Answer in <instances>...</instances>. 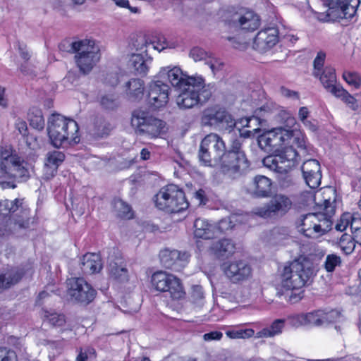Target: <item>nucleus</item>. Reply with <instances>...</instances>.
Returning <instances> with one entry per match:
<instances>
[{"instance_id": "f257e3e1", "label": "nucleus", "mask_w": 361, "mask_h": 361, "mask_svg": "<svg viewBox=\"0 0 361 361\" xmlns=\"http://www.w3.org/2000/svg\"><path fill=\"white\" fill-rule=\"evenodd\" d=\"M315 275L313 262L306 257L299 258L283 267L280 271L279 285L286 290H291L289 301L295 303L303 298L301 289L310 285Z\"/></svg>"}, {"instance_id": "f03ea898", "label": "nucleus", "mask_w": 361, "mask_h": 361, "mask_svg": "<svg viewBox=\"0 0 361 361\" xmlns=\"http://www.w3.org/2000/svg\"><path fill=\"white\" fill-rule=\"evenodd\" d=\"M78 123L61 114H53L48 118L47 133L51 143L59 148L63 145L80 142Z\"/></svg>"}, {"instance_id": "7ed1b4c3", "label": "nucleus", "mask_w": 361, "mask_h": 361, "mask_svg": "<svg viewBox=\"0 0 361 361\" xmlns=\"http://www.w3.org/2000/svg\"><path fill=\"white\" fill-rule=\"evenodd\" d=\"M225 155L226 144L218 134L210 133L201 141L198 158L203 165L210 167L220 165L227 172V164L224 162Z\"/></svg>"}, {"instance_id": "20e7f679", "label": "nucleus", "mask_w": 361, "mask_h": 361, "mask_svg": "<svg viewBox=\"0 0 361 361\" xmlns=\"http://www.w3.org/2000/svg\"><path fill=\"white\" fill-rule=\"evenodd\" d=\"M190 80L179 89L180 92L176 97V104L180 109H189L202 104L212 96L211 90L206 87L202 78Z\"/></svg>"}, {"instance_id": "39448f33", "label": "nucleus", "mask_w": 361, "mask_h": 361, "mask_svg": "<svg viewBox=\"0 0 361 361\" xmlns=\"http://www.w3.org/2000/svg\"><path fill=\"white\" fill-rule=\"evenodd\" d=\"M131 124L136 134L147 138H157L165 133L166 123L141 109L133 111Z\"/></svg>"}, {"instance_id": "423d86ee", "label": "nucleus", "mask_w": 361, "mask_h": 361, "mask_svg": "<svg viewBox=\"0 0 361 361\" xmlns=\"http://www.w3.org/2000/svg\"><path fill=\"white\" fill-rule=\"evenodd\" d=\"M0 214H11V219L16 231L27 229L34 222L30 210L25 204L24 199L16 198L14 200H5L0 202Z\"/></svg>"}, {"instance_id": "0eeeda50", "label": "nucleus", "mask_w": 361, "mask_h": 361, "mask_svg": "<svg viewBox=\"0 0 361 361\" xmlns=\"http://www.w3.org/2000/svg\"><path fill=\"white\" fill-rule=\"evenodd\" d=\"M156 206L168 213H179L188 207L185 193L174 185L162 188L155 196Z\"/></svg>"}, {"instance_id": "6e6552de", "label": "nucleus", "mask_w": 361, "mask_h": 361, "mask_svg": "<svg viewBox=\"0 0 361 361\" xmlns=\"http://www.w3.org/2000/svg\"><path fill=\"white\" fill-rule=\"evenodd\" d=\"M71 48L76 51L75 62L84 74L89 73L100 59L99 49L92 39L75 41Z\"/></svg>"}, {"instance_id": "1a4fd4ad", "label": "nucleus", "mask_w": 361, "mask_h": 361, "mask_svg": "<svg viewBox=\"0 0 361 361\" xmlns=\"http://www.w3.org/2000/svg\"><path fill=\"white\" fill-rule=\"evenodd\" d=\"M30 164L17 156L10 154L0 158V173L2 176L12 178L18 182L24 183L31 176Z\"/></svg>"}, {"instance_id": "9d476101", "label": "nucleus", "mask_w": 361, "mask_h": 361, "mask_svg": "<svg viewBox=\"0 0 361 361\" xmlns=\"http://www.w3.org/2000/svg\"><path fill=\"white\" fill-rule=\"evenodd\" d=\"M242 137L233 138L229 149H226L224 162L227 164V173L241 175L250 167V164L242 150Z\"/></svg>"}, {"instance_id": "9b49d317", "label": "nucleus", "mask_w": 361, "mask_h": 361, "mask_svg": "<svg viewBox=\"0 0 361 361\" xmlns=\"http://www.w3.org/2000/svg\"><path fill=\"white\" fill-rule=\"evenodd\" d=\"M298 152L293 147H286L277 150L274 154L264 157L262 163L270 170L290 171L298 164Z\"/></svg>"}, {"instance_id": "f8f14e48", "label": "nucleus", "mask_w": 361, "mask_h": 361, "mask_svg": "<svg viewBox=\"0 0 361 361\" xmlns=\"http://www.w3.org/2000/svg\"><path fill=\"white\" fill-rule=\"evenodd\" d=\"M152 287L159 292H168L173 300L183 298L185 291L180 280L173 274L159 271L151 277Z\"/></svg>"}, {"instance_id": "ddd939ff", "label": "nucleus", "mask_w": 361, "mask_h": 361, "mask_svg": "<svg viewBox=\"0 0 361 361\" xmlns=\"http://www.w3.org/2000/svg\"><path fill=\"white\" fill-rule=\"evenodd\" d=\"M67 295L77 303L87 305L96 297V290L83 278L73 277L66 281Z\"/></svg>"}, {"instance_id": "4468645a", "label": "nucleus", "mask_w": 361, "mask_h": 361, "mask_svg": "<svg viewBox=\"0 0 361 361\" xmlns=\"http://www.w3.org/2000/svg\"><path fill=\"white\" fill-rule=\"evenodd\" d=\"M328 6L327 17L330 20L352 18L356 13L360 0H322Z\"/></svg>"}, {"instance_id": "2eb2a0df", "label": "nucleus", "mask_w": 361, "mask_h": 361, "mask_svg": "<svg viewBox=\"0 0 361 361\" xmlns=\"http://www.w3.org/2000/svg\"><path fill=\"white\" fill-rule=\"evenodd\" d=\"M201 123L204 126L221 127L231 133L235 127L232 116L223 108L207 109L201 117Z\"/></svg>"}, {"instance_id": "dca6fc26", "label": "nucleus", "mask_w": 361, "mask_h": 361, "mask_svg": "<svg viewBox=\"0 0 361 361\" xmlns=\"http://www.w3.org/2000/svg\"><path fill=\"white\" fill-rule=\"evenodd\" d=\"M292 131L283 128H276L274 130L267 131L259 135L257 138L259 147L266 152H276L285 141L286 137H290Z\"/></svg>"}, {"instance_id": "f3484780", "label": "nucleus", "mask_w": 361, "mask_h": 361, "mask_svg": "<svg viewBox=\"0 0 361 361\" xmlns=\"http://www.w3.org/2000/svg\"><path fill=\"white\" fill-rule=\"evenodd\" d=\"M292 205L288 197L283 194H276L264 207L257 209V214L267 218L277 214H284Z\"/></svg>"}, {"instance_id": "a211bd4d", "label": "nucleus", "mask_w": 361, "mask_h": 361, "mask_svg": "<svg viewBox=\"0 0 361 361\" xmlns=\"http://www.w3.org/2000/svg\"><path fill=\"white\" fill-rule=\"evenodd\" d=\"M226 277L233 283L247 281L252 276V268L245 260H234L224 264Z\"/></svg>"}, {"instance_id": "6ab92c4d", "label": "nucleus", "mask_w": 361, "mask_h": 361, "mask_svg": "<svg viewBox=\"0 0 361 361\" xmlns=\"http://www.w3.org/2000/svg\"><path fill=\"white\" fill-rule=\"evenodd\" d=\"M170 87L160 81L152 82L148 87L147 100L148 104L154 109L164 107L169 102Z\"/></svg>"}, {"instance_id": "aec40b11", "label": "nucleus", "mask_w": 361, "mask_h": 361, "mask_svg": "<svg viewBox=\"0 0 361 361\" xmlns=\"http://www.w3.org/2000/svg\"><path fill=\"white\" fill-rule=\"evenodd\" d=\"M303 178L310 188H317L321 184L322 171L319 162L310 159L303 162L301 166Z\"/></svg>"}, {"instance_id": "412c9836", "label": "nucleus", "mask_w": 361, "mask_h": 361, "mask_svg": "<svg viewBox=\"0 0 361 361\" xmlns=\"http://www.w3.org/2000/svg\"><path fill=\"white\" fill-rule=\"evenodd\" d=\"M278 29L275 27L260 30L254 39L253 47L260 52H266L278 42Z\"/></svg>"}, {"instance_id": "4be33fe9", "label": "nucleus", "mask_w": 361, "mask_h": 361, "mask_svg": "<svg viewBox=\"0 0 361 361\" xmlns=\"http://www.w3.org/2000/svg\"><path fill=\"white\" fill-rule=\"evenodd\" d=\"M324 310H317L307 313L295 314L289 317L290 324L293 326L324 325Z\"/></svg>"}, {"instance_id": "5701e85b", "label": "nucleus", "mask_w": 361, "mask_h": 361, "mask_svg": "<svg viewBox=\"0 0 361 361\" xmlns=\"http://www.w3.org/2000/svg\"><path fill=\"white\" fill-rule=\"evenodd\" d=\"M249 190L254 197H270L272 195V180L265 176L257 175L252 178Z\"/></svg>"}, {"instance_id": "b1692460", "label": "nucleus", "mask_w": 361, "mask_h": 361, "mask_svg": "<svg viewBox=\"0 0 361 361\" xmlns=\"http://www.w3.org/2000/svg\"><path fill=\"white\" fill-rule=\"evenodd\" d=\"M159 75L161 78H167L171 84L178 89H180L185 85V84L188 83V82H190V79L195 78L194 77H190L184 73L182 70L177 66L161 68Z\"/></svg>"}, {"instance_id": "393cba45", "label": "nucleus", "mask_w": 361, "mask_h": 361, "mask_svg": "<svg viewBox=\"0 0 361 361\" xmlns=\"http://www.w3.org/2000/svg\"><path fill=\"white\" fill-rule=\"evenodd\" d=\"M25 274L23 268L11 267L0 270V293L20 281Z\"/></svg>"}, {"instance_id": "a878e982", "label": "nucleus", "mask_w": 361, "mask_h": 361, "mask_svg": "<svg viewBox=\"0 0 361 361\" xmlns=\"http://www.w3.org/2000/svg\"><path fill=\"white\" fill-rule=\"evenodd\" d=\"M189 257L187 252L181 253L176 250H171L165 249L159 253V258L161 264L166 269H177L180 263L185 262Z\"/></svg>"}, {"instance_id": "bb28decb", "label": "nucleus", "mask_w": 361, "mask_h": 361, "mask_svg": "<svg viewBox=\"0 0 361 361\" xmlns=\"http://www.w3.org/2000/svg\"><path fill=\"white\" fill-rule=\"evenodd\" d=\"M334 213L335 207L332 205L329 200H325L323 204V212L317 213L319 219L317 225L321 226V228H318V237L331 230L332 226L331 219Z\"/></svg>"}, {"instance_id": "cd10ccee", "label": "nucleus", "mask_w": 361, "mask_h": 361, "mask_svg": "<svg viewBox=\"0 0 361 361\" xmlns=\"http://www.w3.org/2000/svg\"><path fill=\"white\" fill-rule=\"evenodd\" d=\"M64 159L65 154L59 151L54 150L47 154L44 166V175L47 179L55 176Z\"/></svg>"}, {"instance_id": "c85d7f7f", "label": "nucleus", "mask_w": 361, "mask_h": 361, "mask_svg": "<svg viewBox=\"0 0 361 361\" xmlns=\"http://www.w3.org/2000/svg\"><path fill=\"white\" fill-rule=\"evenodd\" d=\"M318 220L317 213L302 216L300 231L308 238H318V228H321V226L317 225Z\"/></svg>"}, {"instance_id": "c756f323", "label": "nucleus", "mask_w": 361, "mask_h": 361, "mask_svg": "<svg viewBox=\"0 0 361 361\" xmlns=\"http://www.w3.org/2000/svg\"><path fill=\"white\" fill-rule=\"evenodd\" d=\"M233 21L236 23L237 26L240 27L242 30L249 32L257 30L260 24L259 16L251 11L237 16Z\"/></svg>"}, {"instance_id": "7c9ffc66", "label": "nucleus", "mask_w": 361, "mask_h": 361, "mask_svg": "<svg viewBox=\"0 0 361 361\" xmlns=\"http://www.w3.org/2000/svg\"><path fill=\"white\" fill-rule=\"evenodd\" d=\"M142 53L133 54L128 61V66L133 68L137 75H145L149 68V63L152 61V58L148 56L147 49Z\"/></svg>"}, {"instance_id": "2f4dec72", "label": "nucleus", "mask_w": 361, "mask_h": 361, "mask_svg": "<svg viewBox=\"0 0 361 361\" xmlns=\"http://www.w3.org/2000/svg\"><path fill=\"white\" fill-rule=\"evenodd\" d=\"M80 268L85 274L99 272L102 269V259L99 254L87 253L82 256Z\"/></svg>"}, {"instance_id": "473e14b6", "label": "nucleus", "mask_w": 361, "mask_h": 361, "mask_svg": "<svg viewBox=\"0 0 361 361\" xmlns=\"http://www.w3.org/2000/svg\"><path fill=\"white\" fill-rule=\"evenodd\" d=\"M211 250L219 258H228L235 252V245L231 239L223 238L214 242Z\"/></svg>"}, {"instance_id": "72a5a7b5", "label": "nucleus", "mask_w": 361, "mask_h": 361, "mask_svg": "<svg viewBox=\"0 0 361 361\" xmlns=\"http://www.w3.org/2000/svg\"><path fill=\"white\" fill-rule=\"evenodd\" d=\"M125 92L129 100L135 102L142 99L145 91L144 81L139 78H132L125 85Z\"/></svg>"}, {"instance_id": "f704fd0d", "label": "nucleus", "mask_w": 361, "mask_h": 361, "mask_svg": "<svg viewBox=\"0 0 361 361\" xmlns=\"http://www.w3.org/2000/svg\"><path fill=\"white\" fill-rule=\"evenodd\" d=\"M318 77L325 90L332 94L335 91L334 90H338V87L341 86L337 84L336 71L331 67H326L320 72Z\"/></svg>"}, {"instance_id": "c9c22d12", "label": "nucleus", "mask_w": 361, "mask_h": 361, "mask_svg": "<svg viewBox=\"0 0 361 361\" xmlns=\"http://www.w3.org/2000/svg\"><path fill=\"white\" fill-rule=\"evenodd\" d=\"M194 235L197 238L211 239L215 236V226L203 219H196L194 222Z\"/></svg>"}, {"instance_id": "e433bc0d", "label": "nucleus", "mask_w": 361, "mask_h": 361, "mask_svg": "<svg viewBox=\"0 0 361 361\" xmlns=\"http://www.w3.org/2000/svg\"><path fill=\"white\" fill-rule=\"evenodd\" d=\"M113 127L109 121L102 117H97L89 133L94 138H103L109 135Z\"/></svg>"}, {"instance_id": "4c0bfd02", "label": "nucleus", "mask_w": 361, "mask_h": 361, "mask_svg": "<svg viewBox=\"0 0 361 361\" xmlns=\"http://www.w3.org/2000/svg\"><path fill=\"white\" fill-rule=\"evenodd\" d=\"M279 106L273 102H267L261 107L257 108L254 111V115L252 118L247 119V123H250L253 119L258 121L259 123H261V121L263 120L262 117H264L269 114H274L279 110ZM247 126H250L248 123H247Z\"/></svg>"}, {"instance_id": "58836bf2", "label": "nucleus", "mask_w": 361, "mask_h": 361, "mask_svg": "<svg viewBox=\"0 0 361 361\" xmlns=\"http://www.w3.org/2000/svg\"><path fill=\"white\" fill-rule=\"evenodd\" d=\"M27 117L31 127L39 131L44 129L45 122L41 109L36 107L31 108L28 112Z\"/></svg>"}, {"instance_id": "ea45409f", "label": "nucleus", "mask_w": 361, "mask_h": 361, "mask_svg": "<svg viewBox=\"0 0 361 361\" xmlns=\"http://www.w3.org/2000/svg\"><path fill=\"white\" fill-rule=\"evenodd\" d=\"M42 317L44 322H48L54 327H60L65 324L66 317L63 314L58 313L54 310H42Z\"/></svg>"}, {"instance_id": "a19ab883", "label": "nucleus", "mask_w": 361, "mask_h": 361, "mask_svg": "<svg viewBox=\"0 0 361 361\" xmlns=\"http://www.w3.org/2000/svg\"><path fill=\"white\" fill-rule=\"evenodd\" d=\"M114 209L116 215L121 219H130L133 217L131 206L121 199H114Z\"/></svg>"}, {"instance_id": "79ce46f5", "label": "nucleus", "mask_w": 361, "mask_h": 361, "mask_svg": "<svg viewBox=\"0 0 361 361\" xmlns=\"http://www.w3.org/2000/svg\"><path fill=\"white\" fill-rule=\"evenodd\" d=\"M333 95L341 99L352 110L357 111L359 109L357 100L352 96L347 90L342 86L338 87V90H334Z\"/></svg>"}, {"instance_id": "37998d69", "label": "nucleus", "mask_w": 361, "mask_h": 361, "mask_svg": "<svg viewBox=\"0 0 361 361\" xmlns=\"http://www.w3.org/2000/svg\"><path fill=\"white\" fill-rule=\"evenodd\" d=\"M109 274L111 276L121 283L128 281V274L126 268L118 265L116 262H111L109 265Z\"/></svg>"}, {"instance_id": "c03bdc74", "label": "nucleus", "mask_w": 361, "mask_h": 361, "mask_svg": "<svg viewBox=\"0 0 361 361\" xmlns=\"http://www.w3.org/2000/svg\"><path fill=\"white\" fill-rule=\"evenodd\" d=\"M285 320L282 319H276L269 328H264L257 332V337H271L280 334L284 327Z\"/></svg>"}, {"instance_id": "a18cd8bd", "label": "nucleus", "mask_w": 361, "mask_h": 361, "mask_svg": "<svg viewBox=\"0 0 361 361\" xmlns=\"http://www.w3.org/2000/svg\"><path fill=\"white\" fill-rule=\"evenodd\" d=\"M277 173V180L280 188L286 189L295 184V180L290 171H283L281 170H272Z\"/></svg>"}, {"instance_id": "49530a36", "label": "nucleus", "mask_w": 361, "mask_h": 361, "mask_svg": "<svg viewBox=\"0 0 361 361\" xmlns=\"http://www.w3.org/2000/svg\"><path fill=\"white\" fill-rule=\"evenodd\" d=\"M355 243H357L350 235L344 233L340 238L338 245L345 254L349 255L354 250Z\"/></svg>"}, {"instance_id": "de8ad7c7", "label": "nucleus", "mask_w": 361, "mask_h": 361, "mask_svg": "<svg viewBox=\"0 0 361 361\" xmlns=\"http://www.w3.org/2000/svg\"><path fill=\"white\" fill-rule=\"evenodd\" d=\"M100 104L107 110H115L119 105L118 97L116 94H106L102 97Z\"/></svg>"}, {"instance_id": "09e8293b", "label": "nucleus", "mask_w": 361, "mask_h": 361, "mask_svg": "<svg viewBox=\"0 0 361 361\" xmlns=\"http://www.w3.org/2000/svg\"><path fill=\"white\" fill-rule=\"evenodd\" d=\"M132 49H135L137 51H140L145 54L144 51L147 49V51L150 49L149 42L145 36L140 35L132 39L131 43Z\"/></svg>"}, {"instance_id": "8fccbe9b", "label": "nucleus", "mask_w": 361, "mask_h": 361, "mask_svg": "<svg viewBox=\"0 0 361 361\" xmlns=\"http://www.w3.org/2000/svg\"><path fill=\"white\" fill-rule=\"evenodd\" d=\"M341 265V259L336 254L328 255L324 263V267L327 272H333L337 267Z\"/></svg>"}, {"instance_id": "3c124183", "label": "nucleus", "mask_w": 361, "mask_h": 361, "mask_svg": "<svg viewBox=\"0 0 361 361\" xmlns=\"http://www.w3.org/2000/svg\"><path fill=\"white\" fill-rule=\"evenodd\" d=\"M326 59V54L324 51H319L317 53L316 58L313 61L314 72L313 75L315 77H318L320 75V72L323 71V66Z\"/></svg>"}, {"instance_id": "603ef678", "label": "nucleus", "mask_w": 361, "mask_h": 361, "mask_svg": "<svg viewBox=\"0 0 361 361\" xmlns=\"http://www.w3.org/2000/svg\"><path fill=\"white\" fill-rule=\"evenodd\" d=\"M235 224L234 221L232 220L231 217H226L220 220L218 223V225L216 227H215V229L216 228L219 233H226L228 231H231L233 229Z\"/></svg>"}, {"instance_id": "864d4df0", "label": "nucleus", "mask_w": 361, "mask_h": 361, "mask_svg": "<svg viewBox=\"0 0 361 361\" xmlns=\"http://www.w3.org/2000/svg\"><path fill=\"white\" fill-rule=\"evenodd\" d=\"M343 78L347 83L358 88L361 85V78L356 73L344 72Z\"/></svg>"}, {"instance_id": "5fc2aeb1", "label": "nucleus", "mask_w": 361, "mask_h": 361, "mask_svg": "<svg viewBox=\"0 0 361 361\" xmlns=\"http://www.w3.org/2000/svg\"><path fill=\"white\" fill-rule=\"evenodd\" d=\"M341 312L336 310H331L330 311L324 310V324L335 322L341 317Z\"/></svg>"}, {"instance_id": "6e6d98bb", "label": "nucleus", "mask_w": 361, "mask_h": 361, "mask_svg": "<svg viewBox=\"0 0 361 361\" xmlns=\"http://www.w3.org/2000/svg\"><path fill=\"white\" fill-rule=\"evenodd\" d=\"M190 56L194 59L195 61L202 60L207 61V53L200 47H194L190 51Z\"/></svg>"}, {"instance_id": "4d7b16f0", "label": "nucleus", "mask_w": 361, "mask_h": 361, "mask_svg": "<svg viewBox=\"0 0 361 361\" xmlns=\"http://www.w3.org/2000/svg\"><path fill=\"white\" fill-rule=\"evenodd\" d=\"M352 215L350 213H344L341 215L340 220L336 225V229L339 231H343L350 224Z\"/></svg>"}, {"instance_id": "13d9d810", "label": "nucleus", "mask_w": 361, "mask_h": 361, "mask_svg": "<svg viewBox=\"0 0 361 361\" xmlns=\"http://www.w3.org/2000/svg\"><path fill=\"white\" fill-rule=\"evenodd\" d=\"M0 361H17V355L13 350L0 348Z\"/></svg>"}, {"instance_id": "bf43d9fd", "label": "nucleus", "mask_w": 361, "mask_h": 361, "mask_svg": "<svg viewBox=\"0 0 361 361\" xmlns=\"http://www.w3.org/2000/svg\"><path fill=\"white\" fill-rule=\"evenodd\" d=\"M150 49H152L154 50H158L159 51H161V50L167 48L171 47L169 45V43L166 41V39L164 37H161L158 39V42H149Z\"/></svg>"}, {"instance_id": "052dcab7", "label": "nucleus", "mask_w": 361, "mask_h": 361, "mask_svg": "<svg viewBox=\"0 0 361 361\" xmlns=\"http://www.w3.org/2000/svg\"><path fill=\"white\" fill-rule=\"evenodd\" d=\"M192 195L195 199H196L198 201V204H205L208 201V198L206 195L205 191L200 188L195 192H192Z\"/></svg>"}, {"instance_id": "680f3d73", "label": "nucleus", "mask_w": 361, "mask_h": 361, "mask_svg": "<svg viewBox=\"0 0 361 361\" xmlns=\"http://www.w3.org/2000/svg\"><path fill=\"white\" fill-rule=\"evenodd\" d=\"M15 128L23 136H25L27 133V126L25 121L18 118L15 121Z\"/></svg>"}, {"instance_id": "e2e57ef3", "label": "nucleus", "mask_w": 361, "mask_h": 361, "mask_svg": "<svg viewBox=\"0 0 361 361\" xmlns=\"http://www.w3.org/2000/svg\"><path fill=\"white\" fill-rule=\"evenodd\" d=\"M206 63L208 64L212 69V72L215 73L216 71H218L221 69L224 66V63L219 61L216 59H209Z\"/></svg>"}, {"instance_id": "0e129e2a", "label": "nucleus", "mask_w": 361, "mask_h": 361, "mask_svg": "<svg viewBox=\"0 0 361 361\" xmlns=\"http://www.w3.org/2000/svg\"><path fill=\"white\" fill-rule=\"evenodd\" d=\"M277 115L281 122L286 121L288 123H293V118L290 117V114L285 110L279 106V110L276 111Z\"/></svg>"}, {"instance_id": "69168bd1", "label": "nucleus", "mask_w": 361, "mask_h": 361, "mask_svg": "<svg viewBox=\"0 0 361 361\" xmlns=\"http://www.w3.org/2000/svg\"><path fill=\"white\" fill-rule=\"evenodd\" d=\"M191 296L195 301L202 299L204 297L202 288L200 286H194L192 289Z\"/></svg>"}, {"instance_id": "338daca9", "label": "nucleus", "mask_w": 361, "mask_h": 361, "mask_svg": "<svg viewBox=\"0 0 361 361\" xmlns=\"http://www.w3.org/2000/svg\"><path fill=\"white\" fill-rule=\"evenodd\" d=\"M293 143H295L298 148L300 149L304 153L307 151V146L305 145V140L302 135H298L294 137Z\"/></svg>"}, {"instance_id": "774afa93", "label": "nucleus", "mask_w": 361, "mask_h": 361, "mask_svg": "<svg viewBox=\"0 0 361 361\" xmlns=\"http://www.w3.org/2000/svg\"><path fill=\"white\" fill-rule=\"evenodd\" d=\"M223 336V334L220 331H211L207 334H204L203 336L204 340L209 341L213 340H220Z\"/></svg>"}]
</instances>
